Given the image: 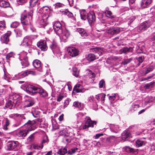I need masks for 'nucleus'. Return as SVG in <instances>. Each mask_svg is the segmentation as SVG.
I'll return each instance as SVG.
<instances>
[{"label": "nucleus", "mask_w": 155, "mask_h": 155, "mask_svg": "<svg viewBox=\"0 0 155 155\" xmlns=\"http://www.w3.org/2000/svg\"><path fill=\"white\" fill-rule=\"evenodd\" d=\"M34 36L35 38H37V35H32L30 36H27L24 38L23 41L22 42L21 45L22 46H24L25 47H28L30 45L31 41L30 38Z\"/></svg>", "instance_id": "10"}, {"label": "nucleus", "mask_w": 155, "mask_h": 155, "mask_svg": "<svg viewBox=\"0 0 155 155\" xmlns=\"http://www.w3.org/2000/svg\"><path fill=\"white\" fill-rule=\"evenodd\" d=\"M70 35V33L69 31L66 29L62 30V33L58 35L60 37V39L62 40L64 42H66L67 39Z\"/></svg>", "instance_id": "11"}, {"label": "nucleus", "mask_w": 155, "mask_h": 155, "mask_svg": "<svg viewBox=\"0 0 155 155\" xmlns=\"http://www.w3.org/2000/svg\"><path fill=\"white\" fill-rule=\"evenodd\" d=\"M19 25V23L17 21L14 22L12 23L11 25V27L13 28H16Z\"/></svg>", "instance_id": "49"}, {"label": "nucleus", "mask_w": 155, "mask_h": 155, "mask_svg": "<svg viewBox=\"0 0 155 155\" xmlns=\"http://www.w3.org/2000/svg\"><path fill=\"white\" fill-rule=\"evenodd\" d=\"M64 12V14L67 15L70 17H72L73 16V14L71 12H69L68 10L65 11Z\"/></svg>", "instance_id": "51"}, {"label": "nucleus", "mask_w": 155, "mask_h": 155, "mask_svg": "<svg viewBox=\"0 0 155 155\" xmlns=\"http://www.w3.org/2000/svg\"><path fill=\"white\" fill-rule=\"evenodd\" d=\"M152 0H142L141 3V6L142 8L147 7L151 4Z\"/></svg>", "instance_id": "22"}, {"label": "nucleus", "mask_w": 155, "mask_h": 155, "mask_svg": "<svg viewBox=\"0 0 155 155\" xmlns=\"http://www.w3.org/2000/svg\"><path fill=\"white\" fill-rule=\"evenodd\" d=\"M131 137V135L129 131L125 130L122 134V138L124 140H128Z\"/></svg>", "instance_id": "19"}, {"label": "nucleus", "mask_w": 155, "mask_h": 155, "mask_svg": "<svg viewBox=\"0 0 155 155\" xmlns=\"http://www.w3.org/2000/svg\"><path fill=\"white\" fill-rule=\"evenodd\" d=\"M132 59L131 58H129L127 60H125L123 62V63L124 65H126L130 62Z\"/></svg>", "instance_id": "58"}, {"label": "nucleus", "mask_w": 155, "mask_h": 155, "mask_svg": "<svg viewBox=\"0 0 155 155\" xmlns=\"http://www.w3.org/2000/svg\"><path fill=\"white\" fill-rule=\"evenodd\" d=\"M74 91L76 93H83L85 91V90L83 88L82 85L80 84H78L74 86Z\"/></svg>", "instance_id": "21"}, {"label": "nucleus", "mask_w": 155, "mask_h": 155, "mask_svg": "<svg viewBox=\"0 0 155 155\" xmlns=\"http://www.w3.org/2000/svg\"><path fill=\"white\" fill-rule=\"evenodd\" d=\"M11 34V32L8 31L4 35L1 37V41L3 43L7 44L9 41V37Z\"/></svg>", "instance_id": "15"}, {"label": "nucleus", "mask_w": 155, "mask_h": 155, "mask_svg": "<svg viewBox=\"0 0 155 155\" xmlns=\"http://www.w3.org/2000/svg\"><path fill=\"white\" fill-rule=\"evenodd\" d=\"M34 67L36 68H38L41 66V62L38 60H35L33 62Z\"/></svg>", "instance_id": "35"}, {"label": "nucleus", "mask_w": 155, "mask_h": 155, "mask_svg": "<svg viewBox=\"0 0 155 155\" xmlns=\"http://www.w3.org/2000/svg\"><path fill=\"white\" fill-rule=\"evenodd\" d=\"M153 76V74L150 76L148 77L147 78H142L141 80V81H144L147 80L151 78Z\"/></svg>", "instance_id": "59"}, {"label": "nucleus", "mask_w": 155, "mask_h": 155, "mask_svg": "<svg viewBox=\"0 0 155 155\" xmlns=\"http://www.w3.org/2000/svg\"><path fill=\"white\" fill-rule=\"evenodd\" d=\"M110 129L111 131L117 133L119 131V128L118 125L111 124L110 126Z\"/></svg>", "instance_id": "26"}, {"label": "nucleus", "mask_w": 155, "mask_h": 155, "mask_svg": "<svg viewBox=\"0 0 155 155\" xmlns=\"http://www.w3.org/2000/svg\"><path fill=\"white\" fill-rule=\"evenodd\" d=\"M26 91L28 93L31 94L34 93H39L42 96H45L47 95V93L43 89L33 85H28Z\"/></svg>", "instance_id": "1"}, {"label": "nucleus", "mask_w": 155, "mask_h": 155, "mask_svg": "<svg viewBox=\"0 0 155 155\" xmlns=\"http://www.w3.org/2000/svg\"><path fill=\"white\" fill-rule=\"evenodd\" d=\"M154 83V82H151L148 84H146L145 86L146 89H149L153 87Z\"/></svg>", "instance_id": "45"}, {"label": "nucleus", "mask_w": 155, "mask_h": 155, "mask_svg": "<svg viewBox=\"0 0 155 155\" xmlns=\"http://www.w3.org/2000/svg\"><path fill=\"white\" fill-rule=\"evenodd\" d=\"M80 14L81 19L84 20H85L87 19L88 16V13H87L85 10H83L80 11Z\"/></svg>", "instance_id": "29"}, {"label": "nucleus", "mask_w": 155, "mask_h": 155, "mask_svg": "<svg viewBox=\"0 0 155 155\" xmlns=\"http://www.w3.org/2000/svg\"><path fill=\"white\" fill-rule=\"evenodd\" d=\"M99 87L100 88H102L105 86V81L103 80H101L99 83Z\"/></svg>", "instance_id": "52"}, {"label": "nucleus", "mask_w": 155, "mask_h": 155, "mask_svg": "<svg viewBox=\"0 0 155 155\" xmlns=\"http://www.w3.org/2000/svg\"><path fill=\"white\" fill-rule=\"evenodd\" d=\"M28 132L26 129L21 130L17 133V135L19 137L23 138L26 136Z\"/></svg>", "instance_id": "20"}, {"label": "nucleus", "mask_w": 155, "mask_h": 155, "mask_svg": "<svg viewBox=\"0 0 155 155\" xmlns=\"http://www.w3.org/2000/svg\"><path fill=\"white\" fill-rule=\"evenodd\" d=\"M10 99H12L13 101V103L14 104H18L21 101V97L19 95L14 94L10 96Z\"/></svg>", "instance_id": "13"}, {"label": "nucleus", "mask_w": 155, "mask_h": 155, "mask_svg": "<svg viewBox=\"0 0 155 155\" xmlns=\"http://www.w3.org/2000/svg\"><path fill=\"white\" fill-rule=\"evenodd\" d=\"M154 68V67L153 65H150L147 67L146 71L145 73V75H146L150 72L152 71Z\"/></svg>", "instance_id": "39"}, {"label": "nucleus", "mask_w": 155, "mask_h": 155, "mask_svg": "<svg viewBox=\"0 0 155 155\" xmlns=\"http://www.w3.org/2000/svg\"><path fill=\"white\" fill-rule=\"evenodd\" d=\"M139 107V105L137 104H134L132 105L130 109V111L134 112Z\"/></svg>", "instance_id": "42"}, {"label": "nucleus", "mask_w": 155, "mask_h": 155, "mask_svg": "<svg viewBox=\"0 0 155 155\" xmlns=\"http://www.w3.org/2000/svg\"><path fill=\"white\" fill-rule=\"evenodd\" d=\"M96 121H92L90 118L88 119L86 122V124H88L89 127H93L94 125H96Z\"/></svg>", "instance_id": "31"}, {"label": "nucleus", "mask_w": 155, "mask_h": 155, "mask_svg": "<svg viewBox=\"0 0 155 155\" xmlns=\"http://www.w3.org/2000/svg\"><path fill=\"white\" fill-rule=\"evenodd\" d=\"M27 54L28 53L24 51L21 52L19 54V59L21 61H22L21 64L23 66L27 67L29 65Z\"/></svg>", "instance_id": "5"}, {"label": "nucleus", "mask_w": 155, "mask_h": 155, "mask_svg": "<svg viewBox=\"0 0 155 155\" xmlns=\"http://www.w3.org/2000/svg\"><path fill=\"white\" fill-rule=\"evenodd\" d=\"M101 100L102 101H104L105 100V97L106 94H101Z\"/></svg>", "instance_id": "63"}, {"label": "nucleus", "mask_w": 155, "mask_h": 155, "mask_svg": "<svg viewBox=\"0 0 155 155\" xmlns=\"http://www.w3.org/2000/svg\"><path fill=\"white\" fill-rule=\"evenodd\" d=\"M14 55V54L12 52H11L10 53L8 54L7 55L6 58L7 60H9Z\"/></svg>", "instance_id": "50"}, {"label": "nucleus", "mask_w": 155, "mask_h": 155, "mask_svg": "<svg viewBox=\"0 0 155 155\" xmlns=\"http://www.w3.org/2000/svg\"><path fill=\"white\" fill-rule=\"evenodd\" d=\"M34 103V100L31 98L26 99L25 102V107H30L33 105Z\"/></svg>", "instance_id": "25"}, {"label": "nucleus", "mask_w": 155, "mask_h": 155, "mask_svg": "<svg viewBox=\"0 0 155 155\" xmlns=\"http://www.w3.org/2000/svg\"><path fill=\"white\" fill-rule=\"evenodd\" d=\"M27 2V0H18L17 2L18 4L22 5L25 3Z\"/></svg>", "instance_id": "54"}, {"label": "nucleus", "mask_w": 155, "mask_h": 155, "mask_svg": "<svg viewBox=\"0 0 155 155\" xmlns=\"http://www.w3.org/2000/svg\"><path fill=\"white\" fill-rule=\"evenodd\" d=\"M150 25L149 21H145L142 23L141 25L137 28V30L139 32H140L146 30Z\"/></svg>", "instance_id": "8"}, {"label": "nucleus", "mask_w": 155, "mask_h": 155, "mask_svg": "<svg viewBox=\"0 0 155 155\" xmlns=\"http://www.w3.org/2000/svg\"><path fill=\"white\" fill-rule=\"evenodd\" d=\"M69 104V101L68 100H66L65 101L64 103V105L63 106V107L64 108H65V107H67L68 105Z\"/></svg>", "instance_id": "61"}, {"label": "nucleus", "mask_w": 155, "mask_h": 155, "mask_svg": "<svg viewBox=\"0 0 155 155\" xmlns=\"http://www.w3.org/2000/svg\"><path fill=\"white\" fill-rule=\"evenodd\" d=\"M18 144L17 141H9L7 144V149L12 150L16 147Z\"/></svg>", "instance_id": "14"}, {"label": "nucleus", "mask_w": 155, "mask_h": 155, "mask_svg": "<svg viewBox=\"0 0 155 155\" xmlns=\"http://www.w3.org/2000/svg\"><path fill=\"white\" fill-rule=\"evenodd\" d=\"M125 150L126 152L132 153L135 155L137 153L138 150V149L135 150L133 148L127 146L125 147Z\"/></svg>", "instance_id": "23"}, {"label": "nucleus", "mask_w": 155, "mask_h": 155, "mask_svg": "<svg viewBox=\"0 0 155 155\" xmlns=\"http://www.w3.org/2000/svg\"><path fill=\"white\" fill-rule=\"evenodd\" d=\"M48 9V7H43V10L44 12V15L42 16V20L41 21L40 23L41 25V26L45 27L48 24V12L47 11Z\"/></svg>", "instance_id": "4"}, {"label": "nucleus", "mask_w": 155, "mask_h": 155, "mask_svg": "<svg viewBox=\"0 0 155 155\" xmlns=\"http://www.w3.org/2000/svg\"><path fill=\"white\" fill-rule=\"evenodd\" d=\"M37 45L41 50L44 51L47 50L48 47L45 41L39 42L37 43Z\"/></svg>", "instance_id": "17"}, {"label": "nucleus", "mask_w": 155, "mask_h": 155, "mask_svg": "<svg viewBox=\"0 0 155 155\" xmlns=\"http://www.w3.org/2000/svg\"><path fill=\"white\" fill-rule=\"evenodd\" d=\"M67 52L69 55L72 57H75L79 54L78 50L74 47H69L68 48Z\"/></svg>", "instance_id": "9"}, {"label": "nucleus", "mask_w": 155, "mask_h": 155, "mask_svg": "<svg viewBox=\"0 0 155 155\" xmlns=\"http://www.w3.org/2000/svg\"><path fill=\"white\" fill-rule=\"evenodd\" d=\"M53 28L56 34L60 35L62 32L63 30L61 23L58 21L56 22L53 25Z\"/></svg>", "instance_id": "7"}, {"label": "nucleus", "mask_w": 155, "mask_h": 155, "mask_svg": "<svg viewBox=\"0 0 155 155\" xmlns=\"http://www.w3.org/2000/svg\"><path fill=\"white\" fill-rule=\"evenodd\" d=\"M67 149L64 148L63 149H60L58 152V153L60 155H64L65 153H67Z\"/></svg>", "instance_id": "40"}, {"label": "nucleus", "mask_w": 155, "mask_h": 155, "mask_svg": "<svg viewBox=\"0 0 155 155\" xmlns=\"http://www.w3.org/2000/svg\"><path fill=\"white\" fill-rule=\"evenodd\" d=\"M5 24L3 21H0V29L3 30L5 28Z\"/></svg>", "instance_id": "55"}, {"label": "nucleus", "mask_w": 155, "mask_h": 155, "mask_svg": "<svg viewBox=\"0 0 155 155\" xmlns=\"http://www.w3.org/2000/svg\"><path fill=\"white\" fill-rule=\"evenodd\" d=\"M52 45H51L50 47L52 50L56 48L57 47V44L56 40L55 39L52 40Z\"/></svg>", "instance_id": "36"}, {"label": "nucleus", "mask_w": 155, "mask_h": 155, "mask_svg": "<svg viewBox=\"0 0 155 155\" xmlns=\"http://www.w3.org/2000/svg\"><path fill=\"white\" fill-rule=\"evenodd\" d=\"M78 150V148L77 147L73 148L68 151V154L71 155L76 152Z\"/></svg>", "instance_id": "46"}, {"label": "nucleus", "mask_w": 155, "mask_h": 155, "mask_svg": "<svg viewBox=\"0 0 155 155\" xmlns=\"http://www.w3.org/2000/svg\"><path fill=\"white\" fill-rule=\"evenodd\" d=\"M33 11L31 10L28 14H22L21 16V24L24 25H29L31 24L32 18Z\"/></svg>", "instance_id": "3"}, {"label": "nucleus", "mask_w": 155, "mask_h": 155, "mask_svg": "<svg viewBox=\"0 0 155 155\" xmlns=\"http://www.w3.org/2000/svg\"><path fill=\"white\" fill-rule=\"evenodd\" d=\"M104 13L106 16L110 18H116V16L113 15L110 11L106 10L105 11Z\"/></svg>", "instance_id": "32"}, {"label": "nucleus", "mask_w": 155, "mask_h": 155, "mask_svg": "<svg viewBox=\"0 0 155 155\" xmlns=\"http://www.w3.org/2000/svg\"><path fill=\"white\" fill-rule=\"evenodd\" d=\"M15 31L17 36L20 37L22 35V30L20 29H17L15 30Z\"/></svg>", "instance_id": "43"}, {"label": "nucleus", "mask_w": 155, "mask_h": 155, "mask_svg": "<svg viewBox=\"0 0 155 155\" xmlns=\"http://www.w3.org/2000/svg\"><path fill=\"white\" fill-rule=\"evenodd\" d=\"M51 122L53 129L56 130L58 128V124L55 120L52 119Z\"/></svg>", "instance_id": "37"}, {"label": "nucleus", "mask_w": 155, "mask_h": 155, "mask_svg": "<svg viewBox=\"0 0 155 155\" xmlns=\"http://www.w3.org/2000/svg\"><path fill=\"white\" fill-rule=\"evenodd\" d=\"M73 105L74 107H77L79 108L81 107V104L76 101H75L74 102Z\"/></svg>", "instance_id": "53"}, {"label": "nucleus", "mask_w": 155, "mask_h": 155, "mask_svg": "<svg viewBox=\"0 0 155 155\" xmlns=\"http://www.w3.org/2000/svg\"><path fill=\"white\" fill-rule=\"evenodd\" d=\"M4 78L6 80H8L10 78L9 74L6 72L4 71Z\"/></svg>", "instance_id": "48"}, {"label": "nucleus", "mask_w": 155, "mask_h": 155, "mask_svg": "<svg viewBox=\"0 0 155 155\" xmlns=\"http://www.w3.org/2000/svg\"><path fill=\"white\" fill-rule=\"evenodd\" d=\"M146 143V142L143 140V139H138L136 141V145L137 147H140L145 145Z\"/></svg>", "instance_id": "28"}, {"label": "nucleus", "mask_w": 155, "mask_h": 155, "mask_svg": "<svg viewBox=\"0 0 155 155\" xmlns=\"http://www.w3.org/2000/svg\"><path fill=\"white\" fill-rule=\"evenodd\" d=\"M38 0H30V5L31 7H34L37 3Z\"/></svg>", "instance_id": "41"}, {"label": "nucleus", "mask_w": 155, "mask_h": 155, "mask_svg": "<svg viewBox=\"0 0 155 155\" xmlns=\"http://www.w3.org/2000/svg\"><path fill=\"white\" fill-rule=\"evenodd\" d=\"M64 96L62 95H59L58 97L57 101H61L64 98Z\"/></svg>", "instance_id": "62"}, {"label": "nucleus", "mask_w": 155, "mask_h": 155, "mask_svg": "<svg viewBox=\"0 0 155 155\" xmlns=\"http://www.w3.org/2000/svg\"><path fill=\"white\" fill-rule=\"evenodd\" d=\"M60 134L61 135L64 136H68V134L66 132V130H64L61 131L60 132Z\"/></svg>", "instance_id": "47"}, {"label": "nucleus", "mask_w": 155, "mask_h": 155, "mask_svg": "<svg viewBox=\"0 0 155 155\" xmlns=\"http://www.w3.org/2000/svg\"><path fill=\"white\" fill-rule=\"evenodd\" d=\"M73 74L76 77H78L79 75V70L76 67H74L72 68Z\"/></svg>", "instance_id": "33"}, {"label": "nucleus", "mask_w": 155, "mask_h": 155, "mask_svg": "<svg viewBox=\"0 0 155 155\" xmlns=\"http://www.w3.org/2000/svg\"><path fill=\"white\" fill-rule=\"evenodd\" d=\"M116 96V94H113L112 95L109 96V99L111 101H114L115 99Z\"/></svg>", "instance_id": "56"}, {"label": "nucleus", "mask_w": 155, "mask_h": 155, "mask_svg": "<svg viewBox=\"0 0 155 155\" xmlns=\"http://www.w3.org/2000/svg\"><path fill=\"white\" fill-rule=\"evenodd\" d=\"M133 50V49L131 47H129V48L124 47L120 50V54L123 53L125 54H127L129 52H132Z\"/></svg>", "instance_id": "24"}, {"label": "nucleus", "mask_w": 155, "mask_h": 155, "mask_svg": "<svg viewBox=\"0 0 155 155\" xmlns=\"http://www.w3.org/2000/svg\"><path fill=\"white\" fill-rule=\"evenodd\" d=\"M120 31V28L117 27L109 30L108 33H110L111 35H113L117 34Z\"/></svg>", "instance_id": "30"}, {"label": "nucleus", "mask_w": 155, "mask_h": 155, "mask_svg": "<svg viewBox=\"0 0 155 155\" xmlns=\"http://www.w3.org/2000/svg\"><path fill=\"white\" fill-rule=\"evenodd\" d=\"M35 123V121L34 120H29L27 123H25L24 125L25 127L26 128L25 129L29 132L33 130L34 128L33 125Z\"/></svg>", "instance_id": "12"}, {"label": "nucleus", "mask_w": 155, "mask_h": 155, "mask_svg": "<svg viewBox=\"0 0 155 155\" xmlns=\"http://www.w3.org/2000/svg\"><path fill=\"white\" fill-rule=\"evenodd\" d=\"M63 5L60 3H58L55 4V7L56 8L61 7Z\"/></svg>", "instance_id": "64"}, {"label": "nucleus", "mask_w": 155, "mask_h": 155, "mask_svg": "<svg viewBox=\"0 0 155 155\" xmlns=\"http://www.w3.org/2000/svg\"><path fill=\"white\" fill-rule=\"evenodd\" d=\"M35 133H34L31 134L30 136H29L27 138V142L28 143L33 142L35 140V136L34 135Z\"/></svg>", "instance_id": "38"}, {"label": "nucleus", "mask_w": 155, "mask_h": 155, "mask_svg": "<svg viewBox=\"0 0 155 155\" xmlns=\"http://www.w3.org/2000/svg\"><path fill=\"white\" fill-rule=\"evenodd\" d=\"M9 5V3L5 1L2 0L0 1V6L1 7L6 8Z\"/></svg>", "instance_id": "34"}, {"label": "nucleus", "mask_w": 155, "mask_h": 155, "mask_svg": "<svg viewBox=\"0 0 155 155\" xmlns=\"http://www.w3.org/2000/svg\"><path fill=\"white\" fill-rule=\"evenodd\" d=\"M87 19L89 24H92L96 20L95 14L93 12L88 13Z\"/></svg>", "instance_id": "16"}, {"label": "nucleus", "mask_w": 155, "mask_h": 155, "mask_svg": "<svg viewBox=\"0 0 155 155\" xmlns=\"http://www.w3.org/2000/svg\"><path fill=\"white\" fill-rule=\"evenodd\" d=\"M13 104V102L11 101H9L6 104L5 107L7 108L11 109L14 106Z\"/></svg>", "instance_id": "44"}, {"label": "nucleus", "mask_w": 155, "mask_h": 155, "mask_svg": "<svg viewBox=\"0 0 155 155\" xmlns=\"http://www.w3.org/2000/svg\"><path fill=\"white\" fill-rule=\"evenodd\" d=\"M88 71H89V76L90 78H94V77H95V74L93 72H92L90 70H89Z\"/></svg>", "instance_id": "57"}, {"label": "nucleus", "mask_w": 155, "mask_h": 155, "mask_svg": "<svg viewBox=\"0 0 155 155\" xmlns=\"http://www.w3.org/2000/svg\"><path fill=\"white\" fill-rule=\"evenodd\" d=\"M144 59V57L143 56L140 57L138 58V60L139 63L138 64V65H140V63H142Z\"/></svg>", "instance_id": "60"}, {"label": "nucleus", "mask_w": 155, "mask_h": 155, "mask_svg": "<svg viewBox=\"0 0 155 155\" xmlns=\"http://www.w3.org/2000/svg\"><path fill=\"white\" fill-rule=\"evenodd\" d=\"M91 51L94 52L95 54L91 53L88 54L87 59L90 61L98 58V57L102 55L104 52L103 49L99 48H93L91 49Z\"/></svg>", "instance_id": "2"}, {"label": "nucleus", "mask_w": 155, "mask_h": 155, "mask_svg": "<svg viewBox=\"0 0 155 155\" xmlns=\"http://www.w3.org/2000/svg\"><path fill=\"white\" fill-rule=\"evenodd\" d=\"M48 137L47 135L45 134L43 136V140L42 142L40 144H34L32 145L33 148L35 150H40L42 149L43 145V144L48 142Z\"/></svg>", "instance_id": "6"}, {"label": "nucleus", "mask_w": 155, "mask_h": 155, "mask_svg": "<svg viewBox=\"0 0 155 155\" xmlns=\"http://www.w3.org/2000/svg\"><path fill=\"white\" fill-rule=\"evenodd\" d=\"M77 31L79 33L82 38H84L87 35V34L84 29L82 28H78L77 29Z\"/></svg>", "instance_id": "27"}, {"label": "nucleus", "mask_w": 155, "mask_h": 155, "mask_svg": "<svg viewBox=\"0 0 155 155\" xmlns=\"http://www.w3.org/2000/svg\"><path fill=\"white\" fill-rule=\"evenodd\" d=\"M35 73V72L33 71L27 70L19 74L18 75L19 76L20 78H22L28 76V74L34 75Z\"/></svg>", "instance_id": "18"}]
</instances>
